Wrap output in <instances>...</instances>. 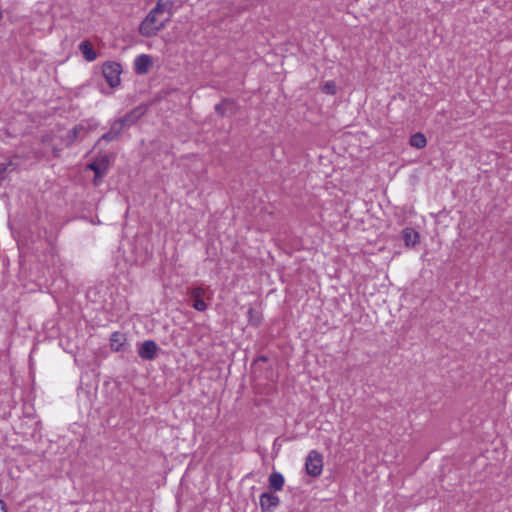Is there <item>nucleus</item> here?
I'll return each instance as SVG.
<instances>
[{
  "label": "nucleus",
  "mask_w": 512,
  "mask_h": 512,
  "mask_svg": "<svg viewBox=\"0 0 512 512\" xmlns=\"http://www.w3.org/2000/svg\"><path fill=\"white\" fill-rule=\"evenodd\" d=\"M126 126V124L122 121V119H118L113 122L111 125L110 131L115 135L116 137L121 133L123 128Z\"/></svg>",
  "instance_id": "18"
},
{
  "label": "nucleus",
  "mask_w": 512,
  "mask_h": 512,
  "mask_svg": "<svg viewBox=\"0 0 512 512\" xmlns=\"http://www.w3.org/2000/svg\"><path fill=\"white\" fill-rule=\"evenodd\" d=\"M322 91L329 95H334L336 93V84L334 81H328L326 82L323 87Z\"/></svg>",
  "instance_id": "19"
},
{
  "label": "nucleus",
  "mask_w": 512,
  "mask_h": 512,
  "mask_svg": "<svg viewBox=\"0 0 512 512\" xmlns=\"http://www.w3.org/2000/svg\"><path fill=\"white\" fill-rule=\"evenodd\" d=\"M79 49L82 52L83 57L87 61L92 62L97 58V54L93 49L91 42H89L88 40L81 42L79 45Z\"/></svg>",
  "instance_id": "11"
},
{
  "label": "nucleus",
  "mask_w": 512,
  "mask_h": 512,
  "mask_svg": "<svg viewBox=\"0 0 512 512\" xmlns=\"http://www.w3.org/2000/svg\"><path fill=\"white\" fill-rule=\"evenodd\" d=\"M168 20L169 17L162 19L161 15L152 9L146 18L141 22L139 32L145 37L155 36L158 31L165 27V23Z\"/></svg>",
  "instance_id": "1"
},
{
  "label": "nucleus",
  "mask_w": 512,
  "mask_h": 512,
  "mask_svg": "<svg viewBox=\"0 0 512 512\" xmlns=\"http://www.w3.org/2000/svg\"><path fill=\"white\" fill-rule=\"evenodd\" d=\"M204 289L201 287H195L190 290V298L192 300V306L194 309L198 311H204L207 308V305L203 299Z\"/></svg>",
  "instance_id": "7"
},
{
  "label": "nucleus",
  "mask_w": 512,
  "mask_h": 512,
  "mask_svg": "<svg viewBox=\"0 0 512 512\" xmlns=\"http://www.w3.org/2000/svg\"><path fill=\"white\" fill-rule=\"evenodd\" d=\"M53 154H54L55 157H58L59 156V149L54 148L53 149Z\"/></svg>",
  "instance_id": "23"
},
{
  "label": "nucleus",
  "mask_w": 512,
  "mask_h": 512,
  "mask_svg": "<svg viewBox=\"0 0 512 512\" xmlns=\"http://www.w3.org/2000/svg\"><path fill=\"white\" fill-rule=\"evenodd\" d=\"M268 482L269 491L276 492L282 490L285 483V479L281 473L273 472L270 474Z\"/></svg>",
  "instance_id": "10"
},
{
  "label": "nucleus",
  "mask_w": 512,
  "mask_h": 512,
  "mask_svg": "<svg viewBox=\"0 0 512 512\" xmlns=\"http://www.w3.org/2000/svg\"><path fill=\"white\" fill-rule=\"evenodd\" d=\"M146 113V108L144 106H138L131 110L128 114L122 117V121L126 124V126H131L135 124L144 114Z\"/></svg>",
  "instance_id": "9"
},
{
  "label": "nucleus",
  "mask_w": 512,
  "mask_h": 512,
  "mask_svg": "<svg viewBox=\"0 0 512 512\" xmlns=\"http://www.w3.org/2000/svg\"><path fill=\"white\" fill-rule=\"evenodd\" d=\"M403 239L407 247H413L419 241V234L411 228H405L403 230Z\"/></svg>",
  "instance_id": "13"
},
{
  "label": "nucleus",
  "mask_w": 512,
  "mask_h": 512,
  "mask_svg": "<svg viewBox=\"0 0 512 512\" xmlns=\"http://www.w3.org/2000/svg\"><path fill=\"white\" fill-rule=\"evenodd\" d=\"M0 512H6V506L2 500H0Z\"/></svg>",
  "instance_id": "22"
},
{
  "label": "nucleus",
  "mask_w": 512,
  "mask_h": 512,
  "mask_svg": "<svg viewBox=\"0 0 512 512\" xmlns=\"http://www.w3.org/2000/svg\"><path fill=\"white\" fill-rule=\"evenodd\" d=\"M84 129L82 125H76L71 131L65 136L64 143L66 146H70L78 138L80 132Z\"/></svg>",
  "instance_id": "16"
},
{
  "label": "nucleus",
  "mask_w": 512,
  "mask_h": 512,
  "mask_svg": "<svg viewBox=\"0 0 512 512\" xmlns=\"http://www.w3.org/2000/svg\"><path fill=\"white\" fill-rule=\"evenodd\" d=\"M253 313H254V310L253 309H249L248 315L251 316V315H253Z\"/></svg>",
  "instance_id": "24"
},
{
  "label": "nucleus",
  "mask_w": 512,
  "mask_h": 512,
  "mask_svg": "<svg viewBox=\"0 0 512 512\" xmlns=\"http://www.w3.org/2000/svg\"><path fill=\"white\" fill-rule=\"evenodd\" d=\"M111 348L115 351H119L125 342V337L122 333L115 332L111 336Z\"/></svg>",
  "instance_id": "17"
},
{
  "label": "nucleus",
  "mask_w": 512,
  "mask_h": 512,
  "mask_svg": "<svg viewBox=\"0 0 512 512\" xmlns=\"http://www.w3.org/2000/svg\"><path fill=\"white\" fill-rule=\"evenodd\" d=\"M305 469L308 475L312 477L319 476L323 470L322 454L316 450L310 451L306 458Z\"/></svg>",
  "instance_id": "2"
},
{
  "label": "nucleus",
  "mask_w": 512,
  "mask_h": 512,
  "mask_svg": "<svg viewBox=\"0 0 512 512\" xmlns=\"http://www.w3.org/2000/svg\"><path fill=\"white\" fill-rule=\"evenodd\" d=\"M157 349L154 341L146 340L139 346L138 354L144 360H153L156 357Z\"/></svg>",
  "instance_id": "5"
},
{
  "label": "nucleus",
  "mask_w": 512,
  "mask_h": 512,
  "mask_svg": "<svg viewBox=\"0 0 512 512\" xmlns=\"http://www.w3.org/2000/svg\"><path fill=\"white\" fill-rule=\"evenodd\" d=\"M115 138H116V136L113 135V133L110 130L102 136V139L106 140V141H112Z\"/></svg>",
  "instance_id": "21"
},
{
  "label": "nucleus",
  "mask_w": 512,
  "mask_h": 512,
  "mask_svg": "<svg viewBox=\"0 0 512 512\" xmlns=\"http://www.w3.org/2000/svg\"><path fill=\"white\" fill-rule=\"evenodd\" d=\"M279 503V497L273 495L271 491L265 492L260 496V507L263 512L272 511L279 505Z\"/></svg>",
  "instance_id": "6"
},
{
  "label": "nucleus",
  "mask_w": 512,
  "mask_h": 512,
  "mask_svg": "<svg viewBox=\"0 0 512 512\" xmlns=\"http://www.w3.org/2000/svg\"><path fill=\"white\" fill-rule=\"evenodd\" d=\"M121 65L116 62H107L103 65V76L111 87H116L120 83Z\"/></svg>",
  "instance_id": "3"
},
{
  "label": "nucleus",
  "mask_w": 512,
  "mask_h": 512,
  "mask_svg": "<svg viewBox=\"0 0 512 512\" xmlns=\"http://www.w3.org/2000/svg\"><path fill=\"white\" fill-rule=\"evenodd\" d=\"M215 110L221 117H228L237 113L238 105L233 100L224 99L221 103L215 106Z\"/></svg>",
  "instance_id": "4"
},
{
  "label": "nucleus",
  "mask_w": 512,
  "mask_h": 512,
  "mask_svg": "<svg viewBox=\"0 0 512 512\" xmlns=\"http://www.w3.org/2000/svg\"><path fill=\"white\" fill-rule=\"evenodd\" d=\"M173 2L171 0H158L156 6L153 8L157 13L162 15L164 12L168 13V16L172 15Z\"/></svg>",
  "instance_id": "14"
},
{
  "label": "nucleus",
  "mask_w": 512,
  "mask_h": 512,
  "mask_svg": "<svg viewBox=\"0 0 512 512\" xmlns=\"http://www.w3.org/2000/svg\"><path fill=\"white\" fill-rule=\"evenodd\" d=\"M12 163L2 164L0 166V183L5 179V173L9 166H11Z\"/></svg>",
  "instance_id": "20"
},
{
  "label": "nucleus",
  "mask_w": 512,
  "mask_h": 512,
  "mask_svg": "<svg viewBox=\"0 0 512 512\" xmlns=\"http://www.w3.org/2000/svg\"><path fill=\"white\" fill-rule=\"evenodd\" d=\"M89 169L94 171L95 178L102 177L107 170L108 161L106 158H102L99 161H95L87 166Z\"/></svg>",
  "instance_id": "12"
},
{
  "label": "nucleus",
  "mask_w": 512,
  "mask_h": 512,
  "mask_svg": "<svg viewBox=\"0 0 512 512\" xmlns=\"http://www.w3.org/2000/svg\"><path fill=\"white\" fill-rule=\"evenodd\" d=\"M409 143L412 147L422 149L426 146L427 140L424 134L417 132L410 137Z\"/></svg>",
  "instance_id": "15"
},
{
  "label": "nucleus",
  "mask_w": 512,
  "mask_h": 512,
  "mask_svg": "<svg viewBox=\"0 0 512 512\" xmlns=\"http://www.w3.org/2000/svg\"><path fill=\"white\" fill-rule=\"evenodd\" d=\"M152 64V58L146 54L139 55L134 61V67L138 74H146Z\"/></svg>",
  "instance_id": "8"
}]
</instances>
